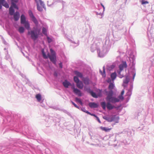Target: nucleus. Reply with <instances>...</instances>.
Masks as SVG:
<instances>
[{"mask_svg": "<svg viewBox=\"0 0 154 154\" xmlns=\"http://www.w3.org/2000/svg\"><path fill=\"white\" fill-rule=\"evenodd\" d=\"M14 20L15 21H18L20 18V13L19 12L17 11L13 15Z\"/></svg>", "mask_w": 154, "mask_h": 154, "instance_id": "nucleus-19", "label": "nucleus"}, {"mask_svg": "<svg viewBox=\"0 0 154 154\" xmlns=\"http://www.w3.org/2000/svg\"><path fill=\"white\" fill-rule=\"evenodd\" d=\"M90 94L92 97L94 98H97L98 97V96H97L96 93L93 92V91H92V92H91Z\"/></svg>", "mask_w": 154, "mask_h": 154, "instance_id": "nucleus-35", "label": "nucleus"}, {"mask_svg": "<svg viewBox=\"0 0 154 154\" xmlns=\"http://www.w3.org/2000/svg\"><path fill=\"white\" fill-rule=\"evenodd\" d=\"M62 4H63V5H64V4L65 3V2L63 1H62Z\"/></svg>", "mask_w": 154, "mask_h": 154, "instance_id": "nucleus-62", "label": "nucleus"}, {"mask_svg": "<svg viewBox=\"0 0 154 154\" xmlns=\"http://www.w3.org/2000/svg\"><path fill=\"white\" fill-rule=\"evenodd\" d=\"M20 75L24 79H23V81L25 82L26 84H28L29 86H31L32 84L29 81V80L27 79L26 76L22 73H20Z\"/></svg>", "mask_w": 154, "mask_h": 154, "instance_id": "nucleus-14", "label": "nucleus"}, {"mask_svg": "<svg viewBox=\"0 0 154 154\" xmlns=\"http://www.w3.org/2000/svg\"><path fill=\"white\" fill-rule=\"evenodd\" d=\"M73 79L74 81L76 83L78 82H80L79 79L78 77L77 76H75L74 77Z\"/></svg>", "mask_w": 154, "mask_h": 154, "instance_id": "nucleus-36", "label": "nucleus"}, {"mask_svg": "<svg viewBox=\"0 0 154 154\" xmlns=\"http://www.w3.org/2000/svg\"><path fill=\"white\" fill-rule=\"evenodd\" d=\"M111 78L112 79V81L114 82V80L116 79L117 75L116 72L112 73L111 75Z\"/></svg>", "mask_w": 154, "mask_h": 154, "instance_id": "nucleus-25", "label": "nucleus"}, {"mask_svg": "<svg viewBox=\"0 0 154 154\" xmlns=\"http://www.w3.org/2000/svg\"><path fill=\"white\" fill-rule=\"evenodd\" d=\"M129 81V78L128 75H126L125 76V78L123 80V83L122 86L124 87H127V85L125 84H127L128 83Z\"/></svg>", "mask_w": 154, "mask_h": 154, "instance_id": "nucleus-16", "label": "nucleus"}, {"mask_svg": "<svg viewBox=\"0 0 154 154\" xmlns=\"http://www.w3.org/2000/svg\"><path fill=\"white\" fill-rule=\"evenodd\" d=\"M50 50L51 54L49 53H48V57L54 64L56 65L57 61L56 54L54 51L52 49H50Z\"/></svg>", "mask_w": 154, "mask_h": 154, "instance_id": "nucleus-5", "label": "nucleus"}, {"mask_svg": "<svg viewBox=\"0 0 154 154\" xmlns=\"http://www.w3.org/2000/svg\"><path fill=\"white\" fill-rule=\"evenodd\" d=\"M123 22L120 21L119 20H117L114 25V26L116 29L117 30L123 29L124 28V26L122 25Z\"/></svg>", "mask_w": 154, "mask_h": 154, "instance_id": "nucleus-9", "label": "nucleus"}, {"mask_svg": "<svg viewBox=\"0 0 154 154\" xmlns=\"http://www.w3.org/2000/svg\"><path fill=\"white\" fill-rule=\"evenodd\" d=\"M85 90L88 93L91 94L93 91L89 87H85Z\"/></svg>", "mask_w": 154, "mask_h": 154, "instance_id": "nucleus-32", "label": "nucleus"}, {"mask_svg": "<svg viewBox=\"0 0 154 154\" xmlns=\"http://www.w3.org/2000/svg\"><path fill=\"white\" fill-rule=\"evenodd\" d=\"M63 112L66 113L69 116H71V115L70 113H69V112L67 111L66 110H64L63 111Z\"/></svg>", "mask_w": 154, "mask_h": 154, "instance_id": "nucleus-50", "label": "nucleus"}, {"mask_svg": "<svg viewBox=\"0 0 154 154\" xmlns=\"http://www.w3.org/2000/svg\"><path fill=\"white\" fill-rule=\"evenodd\" d=\"M42 33L45 35L47 34V30L46 29L45 27H43L42 29Z\"/></svg>", "mask_w": 154, "mask_h": 154, "instance_id": "nucleus-41", "label": "nucleus"}, {"mask_svg": "<svg viewBox=\"0 0 154 154\" xmlns=\"http://www.w3.org/2000/svg\"><path fill=\"white\" fill-rule=\"evenodd\" d=\"M133 81H134L135 77V76L136 73L135 72H133Z\"/></svg>", "mask_w": 154, "mask_h": 154, "instance_id": "nucleus-55", "label": "nucleus"}, {"mask_svg": "<svg viewBox=\"0 0 154 154\" xmlns=\"http://www.w3.org/2000/svg\"><path fill=\"white\" fill-rule=\"evenodd\" d=\"M24 28L22 26L20 27L18 29V31L21 33H23L24 32Z\"/></svg>", "mask_w": 154, "mask_h": 154, "instance_id": "nucleus-33", "label": "nucleus"}, {"mask_svg": "<svg viewBox=\"0 0 154 154\" xmlns=\"http://www.w3.org/2000/svg\"><path fill=\"white\" fill-rule=\"evenodd\" d=\"M101 5V7H100V8H102V7L103 8L102 10H103V12H104L105 9V8L104 6L103 5L102 3H100Z\"/></svg>", "mask_w": 154, "mask_h": 154, "instance_id": "nucleus-46", "label": "nucleus"}, {"mask_svg": "<svg viewBox=\"0 0 154 154\" xmlns=\"http://www.w3.org/2000/svg\"><path fill=\"white\" fill-rule=\"evenodd\" d=\"M54 75L55 76H57V73H54Z\"/></svg>", "mask_w": 154, "mask_h": 154, "instance_id": "nucleus-63", "label": "nucleus"}, {"mask_svg": "<svg viewBox=\"0 0 154 154\" xmlns=\"http://www.w3.org/2000/svg\"><path fill=\"white\" fill-rule=\"evenodd\" d=\"M42 53L43 57L44 58L47 59L48 58V54H47V55H46L43 51H42Z\"/></svg>", "mask_w": 154, "mask_h": 154, "instance_id": "nucleus-42", "label": "nucleus"}, {"mask_svg": "<svg viewBox=\"0 0 154 154\" xmlns=\"http://www.w3.org/2000/svg\"><path fill=\"white\" fill-rule=\"evenodd\" d=\"M96 118V120H97L99 123H101V122L99 118L97 116Z\"/></svg>", "mask_w": 154, "mask_h": 154, "instance_id": "nucleus-54", "label": "nucleus"}, {"mask_svg": "<svg viewBox=\"0 0 154 154\" xmlns=\"http://www.w3.org/2000/svg\"><path fill=\"white\" fill-rule=\"evenodd\" d=\"M15 11L13 7H11L9 8V14L11 15H13L15 14Z\"/></svg>", "mask_w": 154, "mask_h": 154, "instance_id": "nucleus-30", "label": "nucleus"}, {"mask_svg": "<svg viewBox=\"0 0 154 154\" xmlns=\"http://www.w3.org/2000/svg\"><path fill=\"white\" fill-rule=\"evenodd\" d=\"M75 74L78 77H79L81 78H83V75L80 72H79L78 71H75L74 72Z\"/></svg>", "mask_w": 154, "mask_h": 154, "instance_id": "nucleus-26", "label": "nucleus"}, {"mask_svg": "<svg viewBox=\"0 0 154 154\" xmlns=\"http://www.w3.org/2000/svg\"><path fill=\"white\" fill-rule=\"evenodd\" d=\"M16 3L14 2H11V5L14 8L18 9V8L16 5Z\"/></svg>", "mask_w": 154, "mask_h": 154, "instance_id": "nucleus-39", "label": "nucleus"}, {"mask_svg": "<svg viewBox=\"0 0 154 154\" xmlns=\"http://www.w3.org/2000/svg\"><path fill=\"white\" fill-rule=\"evenodd\" d=\"M117 61L119 62V61L121 60V58L120 56H118L117 57Z\"/></svg>", "mask_w": 154, "mask_h": 154, "instance_id": "nucleus-53", "label": "nucleus"}, {"mask_svg": "<svg viewBox=\"0 0 154 154\" xmlns=\"http://www.w3.org/2000/svg\"><path fill=\"white\" fill-rule=\"evenodd\" d=\"M115 87V84L114 82L113 83H110L108 86V89L110 91H113L112 90Z\"/></svg>", "mask_w": 154, "mask_h": 154, "instance_id": "nucleus-24", "label": "nucleus"}, {"mask_svg": "<svg viewBox=\"0 0 154 154\" xmlns=\"http://www.w3.org/2000/svg\"><path fill=\"white\" fill-rule=\"evenodd\" d=\"M104 119L108 122H111L114 121L116 123H118L119 119V117L117 115H111L109 116H105L103 117Z\"/></svg>", "mask_w": 154, "mask_h": 154, "instance_id": "nucleus-3", "label": "nucleus"}, {"mask_svg": "<svg viewBox=\"0 0 154 154\" xmlns=\"http://www.w3.org/2000/svg\"><path fill=\"white\" fill-rule=\"evenodd\" d=\"M147 36L151 45L154 47V33L152 29H148L147 32Z\"/></svg>", "mask_w": 154, "mask_h": 154, "instance_id": "nucleus-6", "label": "nucleus"}, {"mask_svg": "<svg viewBox=\"0 0 154 154\" xmlns=\"http://www.w3.org/2000/svg\"><path fill=\"white\" fill-rule=\"evenodd\" d=\"M52 108H53V109H55L57 110H59V109L56 107H55V106L53 107H52Z\"/></svg>", "mask_w": 154, "mask_h": 154, "instance_id": "nucleus-59", "label": "nucleus"}, {"mask_svg": "<svg viewBox=\"0 0 154 154\" xmlns=\"http://www.w3.org/2000/svg\"><path fill=\"white\" fill-rule=\"evenodd\" d=\"M72 45L74 47H75L78 46L79 45V41H78L77 42L74 41H72Z\"/></svg>", "mask_w": 154, "mask_h": 154, "instance_id": "nucleus-31", "label": "nucleus"}, {"mask_svg": "<svg viewBox=\"0 0 154 154\" xmlns=\"http://www.w3.org/2000/svg\"><path fill=\"white\" fill-rule=\"evenodd\" d=\"M91 52H94L96 50L99 49L98 47L97 46L96 44H94L91 45Z\"/></svg>", "mask_w": 154, "mask_h": 154, "instance_id": "nucleus-21", "label": "nucleus"}, {"mask_svg": "<svg viewBox=\"0 0 154 154\" xmlns=\"http://www.w3.org/2000/svg\"><path fill=\"white\" fill-rule=\"evenodd\" d=\"M2 40L3 43L5 45H8V44L6 42L5 39L3 38H2Z\"/></svg>", "mask_w": 154, "mask_h": 154, "instance_id": "nucleus-49", "label": "nucleus"}, {"mask_svg": "<svg viewBox=\"0 0 154 154\" xmlns=\"http://www.w3.org/2000/svg\"><path fill=\"white\" fill-rule=\"evenodd\" d=\"M130 57L132 59V60H133L132 62H133L135 59V56L134 55L132 57L131 56Z\"/></svg>", "mask_w": 154, "mask_h": 154, "instance_id": "nucleus-56", "label": "nucleus"}, {"mask_svg": "<svg viewBox=\"0 0 154 154\" xmlns=\"http://www.w3.org/2000/svg\"><path fill=\"white\" fill-rule=\"evenodd\" d=\"M75 100L76 102L79 103L81 105H82V103L80 99L76 97L75 99Z\"/></svg>", "mask_w": 154, "mask_h": 154, "instance_id": "nucleus-37", "label": "nucleus"}, {"mask_svg": "<svg viewBox=\"0 0 154 154\" xmlns=\"http://www.w3.org/2000/svg\"><path fill=\"white\" fill-rule=\"evenodd\" d=\"M4 50H7V48H4ZM7 52H8L7 51Z\"/></svg>", "mask_w": 154, "mask_h": 154, "instance_id": "nucleus-64", "label": "nucleus"}, {"mask_svg": "<svg viewBox=\"0 0 154 154\" xmlns=\"http://www.w3.org/2000/svg\"><path fill=\"white\" fill-rule=\"evenodd\" d=\"M112 79L110 78H109L108 79V80H107V82L108 83H109V84L110 83H113V82H112Z\"/></svg>", "mask_w": 154, "mask_h": 154, "instance_id": "nucleus-51", "label": "nucleus"}, {"mask_svg": "<svg viewBox=\"0 0 154 154\" xmlns=\"http://www.w3.org/2000/svg\"><path fill=\"white\" fill-rule=\"evenodd\" d=\"M112 44V42L108 38L105 40L103 46L101 49H97L98 56L102 57L105 56L109 50Z\"/></svg>", "mask_w": 154, "mask_h": 154, "instance_id": "nucleus-2", "label": "nucleus"}, {"mask_svg": "<svg viewBox=\"0 0 154 154\" xmlns=\"http://www.w3.org/2000/svg\"><path fill=\"white\" fill-rule=\"evenodd\" d=\"M132 94V90L129 89L128 90V92L126 94V95L128 96V100L130 98V96Z\"/></svg>", "mask_w": 154, "mask_h": 154, "instance_id": "nucleus-27", "label": "nucleus"}, {"mask_svg": "<svg viewBox=\"0 0 154 154\" xmlns=\"http://www.w3.org/2000/svg\"><path fill=\"white\" fill-rule=\"evenodd\" d=\"M104 91L106 94L107 97L106 98V100L107 101L106 104V107L109 110H111L113 108H116V107L112 105L111 103H115L119 101V100L115 97L113 96V91H108L107 89H105Z\"/></svg>", "mask_w": 154, "mask_h": 154, "instance_id": "nucleus-1", "label": "nucleus"}, {"mask_svg": "<svg viewBox=\"0 0 154 154\" xmlns=\"http://www.w3.org/2000/svg\"><path fill=\"white\" fill-rule=\"evenodd\" d=\"M76 85L78 88L80 89H82L83 87V83L81 81H80L79 82L77 83Z\"/></svg>", "mask_w": 154, "mask_h": 154, "instance_id": "nucleus-28", "label": "nucleus"}, {"mask_svg": "<svg viewBox=\"0 0 154 154\" xmlns=\"http://www.w3.org/2000/svg\"><path fill=\"white\" fill-rule=\"evenodd\" d=\"M81 110H82V111H83V112H85V113H87V112H88V111L86 110L85 108H84V107H82L81 108Z\"/></svg>", "mask_w": 154, "mask_h": 154, "instance_id": "nucleus-48", "label": "nucleus"}, {"mask_svg": "<svg viewBox=\"0 0 154 154\" xmlns=\"http://www.w3.org/2000/svg\"><path fill=\"white\" fill-rule=\"evenodd\" d=\"M98 10L99 11L101 10V11L100 12H96L95 13L96 15H99V16H98V17L100 18H101L103 16L104 12H103L102 8H100V5H98Z\"/></svg>", "mask_w": 154, "mask_h": 154, "instance_id": "nucleus-15", "label": "nucleus"}, {"mask_svg": "<svg viewBox=\"0 0 154 154\" xmlns=\"http://www.w3.org/2000/svg\"><path fill=\"white\" fill-rule=\"evenodd\" d=\"M35 1L37 3V9L38 11L40 12L42 11L43 8L46 10L45 5L42 0H35Z\"/></svg>", "mask_w": 154, "mask_h": 154, "instance_id": "nucleus-7", "label": "nucleus"}, {"mask_svg": "<svg viewBox=\"0 0 154 154\" xmlns=\"http://www.w3.org/2000/svg\"><path fill=\"white\" fill-rule=\"evenodd\" d=\"M11 2H14L15 3H17L18 2V0H11Z\"/></svg>", "mask_w": 154, "mask_h": 154, "instance_id": "nucleus-58", "label": "nucleus"}, {"mask_svg": "<svg viewBox=\"0 0 154 154\" xmlns=\"http://www.w3.org/2000/svg\"><path fill=\"white\" fill-rule=\"evenodd\" d=\"M126 18V16L123 12H119V17L117 20H119L122 22H123Z\"/></svg>", "mask_w": 154, "mask_h": 154, "instance_id": "nucleus-13", "label": "nucleus"}, {"mask_svg": "<svg viewBox=\"0 0 154 154\" xmlns=\"http://www.w3.org/2000/svg\"><path fill=\"white\" fill-rule=\"evenodd\" d=\"M82 80L85 85H88L90 83V80L88 77H83Z\"/></svg>", "mask_w": 154, "mask_h": 154, "instance_id": "nucleus-22", "label": "nucleus"}, {"mask_svg": "<svg viewBox=\"0 0 154 154\" xmlns=\"http://www.w3.org/2000/svg\"><path fill=\"white\" fill-rule=\"evenodd\" d=\"M71 88L73 90V92L75 94L79 96H82L81 91L77 88H75L74 85Z\"/></svg>", "mask_w": 154, "mask_h": 154, "instance_id": "nucleus-12", "label": "nucleus"}, {"mask_svg": "<svg viewBox=\"0 0 154 154\" xmlns=\"http://www.w3.org/2000/svg\"><path fill=\"white\" fill-rule=\"evenodd\" d=\"M103 73L102 72V71L100 69V72L101 73V74L102 75H103V76H106V74H105V69L104 66L103 67Z\"/></svg>", "mask_w": 154, "mask_h": 154, "instance_id": "nucleus-38", "label": "nucleus"}, {"mask_svg": "<svg viewBox=\"0 0 154 154\" xmlns=\"http://www.w3.org/2000/svg\"><path fill=\"white\" fill-rule=\"evenodd\" d=\"M89 106L91 108H97L98 107V104L94 102L89 103Z\"/></svg>", "mask_w": 154, "mask_h": 154, "instance_id": "nucleus-23", "label": "nucleus"}, {"mask_svg": "<svg viewBox=\"0 0 154 154\" xmlns=\"http://www.w3.org/2000/svg\"><path fill=\"white\" fill-rule=\"evenodd\" d=\"M101 105L103 109L105 110L106 109V104L105 102H102L101 103Z\"/></svg>", "mask_w": 154, "mask_h": 154, "instance_id": "nucleus-34", "label": "nucleus"}, {"mask_svg": "<svg viewBox=\"0 0 154 154\" xmlns=\"http://www.w3.org/2000/svg\"><path fill=\"white\" fill-rule=\"evenodd\" d=\"M0 5H1V6H2V5L6 8H8L9 7L8 4L5 0H0Z\"/></svg>", "mask_w": 154, "mask_h": 154, "instance_id": "nucleus-17", "label": "nucleus"}, {"mask_svg": "<svg viewBox=\"0 0 154 154\" xmlns=\"http://www.w3.org/2000/svg\"><path fill=\"white\" fill-rule=\"evenodd\" d=\"M35 97L38 102L41 103L43 102L44 99H42L41 95L40 94H36L35 96Z\"/></svg>", "mask_w": 154, "mask_h": 154, "instance_id": "nucleus-18", "label": "nucleus"}, {"mask_svg": "<svg viewBox=\"0 0 154 154\" xmlns=\"http://www.w3.org/2000/svg\"><path fill=\"white\" fill-rule=\"evenodd\" d=\"M20 23L21 24L24 25L25 28L27 30H29L30 28V25L28 20H26L25 16L22 14L20 16Z\"/></svg>", "mask_w": 154, "mask_h": 154, "instance_id": "nucleus-4", "label": "nucleus"}, {"mask_svg": "<svg viewBox=\"0 0 154 154\" xmlns=\"http://www.w3.org/2000/svg\"><path fill=\"white\" fill-rule=\"evenodd\" d=\"M124 93V90H122L121 93V95H123Z\"/></svg>", "mask_w": 154, "mask_h": 154, "instance_id": "nucleus-60", "label": "nucleus"}, {"mask_svg": "<svg viewBox=\"0 0 154 154\" xmlns=\"http://www.w3.org/2000/svg\"><path fill=\"white\" fill-rule=\"evenodd\" d=\"M101 128L103 130L105 131H108L110 130V128H108L105 127H101Z\"/></svg>", "mask_w": 154, "mask_h": 154, "instance_id": "nucleus-40", "label": "nucleus"}, {"mask_svg": "<svg viewBox=\"0 0 154 154\" xmlns=\"http://www.w3.org/2000/svg\"><path fill=\"white\" fill-rule=\"evenodd\" d=\"M71 102L72 103V104L74 105V106L76 108L79 109V107L76 104H75L72 101H71Z\"/></svg>", "mask_w": 154, "mask_h": 154, "instance_id": "nucleus-44", "label": "nucleus"}, {"mask_svg": "<svg viewBox=\"0 0 154 154\" xmlns=\"http://www.w3.org/2000/svg\"><path fill=\"white\" fill-rule=\"evenodd\" d=\"M63 86L66 88H68L69 86L71 85V83L68 82L67 80H65L63 82Z\"/></svg>", "mask_w": 154, "mask_h": 154, "instance_id": "nucleus-20", "label": "nucleus"}, {"mask_svg": "<svg viewBox=\"0 0 154 154\" xmlns=\"http://www.w3.org/2000/svg\"><path fill=\"white\" fill-rule=\"evenodd\" d=\"M115 65L114 64H113L112 65H110L108 66L107 69L109 71H111L115 67Z\"/></svg>", "mask_w": 154, "mask_h": 154, "instance_id": "nucleus-29", "label": "nucleus"}, {"mask_svg": "<svg viewBox=\"0 0 154 154\" xmlns=\"http://www.w3.org/2000/svg\"><path fill=\"white\" fill-rule=\"evenodd\" d=\"M28 13L29 15L30 18L31 19L32 21L35 24L37 25L38 23V21L34 15L31 10H29L28 11Z\"/></svg>", "mask_w": 154, "mask_h": 154, "instance_id": "nucleus-11", "label": "nucleus"}, {"mask_svg": "<svg viewBox=\"0 0 154 154\" xmlns=\"http://www.w3.org/2000/svg\"><path fill=\"white\" fill-rule=\"evenodd\" d=\"M59 67L60 68H62L63 66H62V63H59Z\"/></svg>", "mask_w": 154, "mask_h": 154, "instance_id": "nucleus-57", "label": "nucleus"}, {"mask_svg": "<svg viewBox=\"0 0 154 154\" xmlns=\"http://www.w3.org/2000/svg\"><path fill=\"white\" fill-rule=\"evenodd\" d=\"M87 113L88 114H89V115H91V116H94L95 117H96L97 116H96L95 114H93V113H91L89 112H87Z\"/></svg>", "mask_w": 154, "mask_h": 154, "instance_id": "nucleus-45", "label": "nucleus"}, {"mask_svg": "<svg viewBox=\"0 0 154 154\" xmlns=\"http://www.w3.org/2000/svg\"><path fill=\"white\" fill-rule=\"evenodd\" d=\"M28 34L30 35L31 38L33 40H35L38 37V34L37 32L34 30L28 31Z\"/></svg>", "mask_w": 154, "mask_h": 154, "instance_id": "nucleus-10", "label": "nucleus"}, {"mask_svg": "<svg viewBox=\"0 0 154 154\" xmlns=\"http://www.w3.org/2000/svg\"><path fill=\"white\" fill-rule=\"evenodd\" d=\"M118 98H119L118 99L119 100L120 99V100H123L124 99V97L123 96V95H119L118 97ZM117 98L118 99V98Z\"/></svg>", "mask_w": 154, "mask_h": 154, "instance_id": "nucleus-47", "label": "nucleus"}, {"mask_svg": "<svg viewBox=\"0 0 154 154\" xmlns=\"http://www.w3.org/2000/svg\"><path fill=\"white\" fill-rule=\"evenodd\" d=\"M47 39L48 42L49 43H51L52 42V40L49 37H48Z\"/></svg>", "mask_w": 154, "mask_h": 154, "instance_id": "nucleus-52", "label": "nucleus"}, {"mask_svg": "<svg viewBox=\"0 0 154 154\" xmlns=\"http://www.w3.org/2000/svg\"><path fill=\"white\" fill-rule=\"evenodd\" d=\"M133 85H132V84H131V89H131V90H132V88H133Z\"/></svg>", "mask_w": 154, "mask_h": 154, "instance_id": "nucleus-61", "label": "nucleus"}, {"mask_svg": "<svg viewBox=\"0 0 154 154\" xmlns=\"http://www.w3.org/2000/svg\"><path fill=\"white\" fill-rule=\"evenodd\" d=\"M127 64L125 61L123 62L122 64H120L119 66V70H118L117 72L118 74V77L120 78H122L124 77V75L121 74V72L123 70L124 68H126Z\"/></svg>", "mask_w": 154, "mask_h": 154, "instance_id": "nucleus-8", "label": "nucleus"}, {"mask_svg": "<svg viewBox=\"0 0 154 154\" xmlns=\"http://www.w3.org/2000/svg\"><path fill=\"white\" fill-rule=\"evenodd\" d=\"M145 0H140V1H141V4L142 5L146 4L148 3V2L146 1H144Z\"/></svg>", "mask_w": 154, "mask_h": 154, "instance_id": "nucleus-43", "label": "nucleus"}]
</instances>
